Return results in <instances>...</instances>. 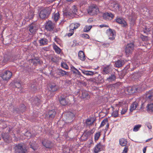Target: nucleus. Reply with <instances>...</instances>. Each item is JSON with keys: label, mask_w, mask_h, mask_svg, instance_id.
I'll return each instance as SVG.
<instances>
[{"label": "nucleus", "mask_w": 153, "mask_h": 153, "mask_svg": "<svg viewBox=\"0 0 153 153\" xmlns=\"http://www.w3.org/2000/svg\"><path fill=\"white\" fill-rule=\"evenodd\" d=\"M51 11V7H48L44 8L40 11L39 16L40 18L42 19H45L50 15Z\"/></svg>", "instance_id": "f257e3e1"}, {"label": "nucleus", "mask_w": 153, "mask_h": 153, "mask_svg": "<svg viewBox=\"0 0 153 153\" xmlns=\"http://www.w3.org/2000/svg\"><path fill=\"white\" fill-rule=\"evenodd\" d=\"M27 149L25 146L24 144H19L15 147V152L16 153H25Z\"/></svg>", "instance_id": "f03ea898"}, {"label": "nucleus", "mask_w": 153, "mask_h": 153, "mask_svg": "<svg viewBox=\"0 0 153 153\" xmlns=\"http://www.w3.org/2000/svg\"><path fill=\"white\" fill-rule=\"evenodd\" d=\"M87 11L89 14L93 16L98 13L99 10L96 6L93 5L89 7L87 10Z\"/></svg>", "instance_id": "7ed1b4c3"}, {"label": "nucleus", "mask_w": 153, "mask_h": 153, "mask_svg": "<svg viewBox=\"0 0 153 153\" xmlns=\"http://www.w3.org/2000/svg\"><path fill=\"white\" fill-rule=\"evenodd\" d=\"M12 75V73L9 71H7L1 74V76L4 80L7 81L11 77Z\"/></svg>", "instance_id": "20e7f679"}, {"label": "nucleus", "mask_w": 153, "mask_h": 153, "mask_svg": "<svg viewBox=\"0 0 153 153\" xmlns=\"http://www.w3.org/2000/svg\"><path fill=\"white\" fill-rule=\"evenodd\" d=\"M71 11H68L64 13V16H66L67 17H71L74 16V14H76L77 12V9L76 7L74 6L72 7L71 9Z\"/></svg>", "instance_id": "39448f33"}, {"label": "nucleus", "mask_w": 153, "mask_h": 153, "mask_svg": "<svg viewBox=\"0 0 153 153\" xmlns=\"http://www.w3.org/2000/svg\"><path fill=\"white\" fill-rule=\"evenodd\" d=\"M41 143L43 146L46 148L51 149L53 146V143L51 141L46 139L42 140Z\"/></svg>", "instance_id": "423d86ee"}, {"label": "nucleus", "mask_w": 153, "mask_h": 153, "mask_svg": "<svg viewBox=\"0 0 153 153\" xmlns=\"http://www.w3.org/2000/svg\"><path fill=\"white\" fill-rule=\"evenodd\" d=\"M134 44L133 42L128 44L125 48V51L126 54L131 53L133 50Z\"/></svg>", "instance_id": "0eeeda50"}, {"label": "nucleus", "mask_w": 153, "mask_h": 153, "mask_svg": "<svg viewBox=\"0 0 153 153\" xmlns=\"http://www.w3.org/2000/svg\"><path fill=\"white\" fill-rule=\"evenodd\" d=\"M31 102L32 105L33 106H39L41 103L40 99L36 96L32 98L30 100Z\"/></svg>", "instance_id": "6e6552de"}, {"label": "nucleus", "mask_w": 153, "mask_h": 153, "mask_svg": "<svg viewBox=\"0 0 153 153\" xmlns=\"http://www.w3.org/2000/svg\"><path fill=\"white\" fill-rule=\"evenodd\" d=\"M139 87L137 86H134L132 87H130L127 88V91L130 94H131L139 91Z\"/></svg>", "instance_id": "1a4fd4ad"}, {"label": "nucleus", "mask_w": 153, "mask_h": 153, "mask_svg": "<svg viewBox=\"0 0 153 153\" xmlns=\"http://www.w3.org/2000/svg\"><path fill=\"white\" fill-rule=\"evenodd\" d=\"M145 96L146 100L152 101L153 100V91L150 90L147 92Z\"/></svg>", "instance_id": "9d476101"}, {"label": "nucleus", "mask_w": 153, "mask_h": 153, "mask_svg": "<svg viewBox=\"0 0 153 153\" xmlns=\"http://www.w3.org/2000/svg\"><path fill=\"white\" fill-rule=\"evenodd\" d=\"M102 17L104 19L107 20L112 19L114 16L113 14L110 12H106L103 14Z\"/></svg>", "instance_id": "9b49d317"}, {"label": "nucleus", "mask_w": 153, "mask_h": 153, "mask_svg": "<svg viewBox=\"0 0 153 153\" xmlns=\"http://www.w3.org/2000/svg\"><path fill=\"white\" fill-rule=\"evenodd\" d=\"M54 25L50 21H48L46 23L45 28L49 31H52L54 29Z\"/></svg>", "instance_id": "f8f14e48"}, {"label": "nucleus", "mask_w": 153, "mask_h": 153, "mask_svg": "<svg viewBox=\"0 0 153 153\" xmlns=\"http://www.w3.org/2000/svg\"><path fill=\"white\" fill-rule=\"evenodd\" d=\"M107 31H108V33L109 34V39L111 40L114 39L115 37V31L109 28Z\"/></svg>", "instance_id": "ddd939ff"}, {"label": "nucleus", "mask_w": 153, "mask_h": 153, "mask_svg": "<svg viewBox=\"0 0 153 153\" xmlns=\"http://www.w3.org/2000/svg\"><path fill=\"white\" fill-rule=\"evenodd\" d=\"M26 107L25 105L22 104L20 105L19 110L18 108H16L14 109L13 111L14 113H19L20 112L23 113L26 110Z\"/></svg>", "instance_id": "4468645a"}, {"label": "nucleus", "mask_w": 153, "mask_h": 153, "mask_svg": "<svg viewBox=\"0 0 153 153\" xmlns=\"http://www.w3.org/2000/svg\"><path fill=\"white\" fill-rule=\"evenodd\" d=\"M109 6L111 9H114L116 10H119V5L118 4L115 2H111Z\"/></svg>", "instance_id": "2eb2a0df"}, {"label": "nucleus", "mask_w": 153, "mask_h": 153, "mask_svg": "<svg viewBox=\"0 0 153 153\" xmlns=\"http://www.w3.org/2000/svg\"><path fill=\"white\" fill-rule=\"evenodd\" d=\"M116 21L118 23L121 24L123 27H126L127 25L126 22L122 18H118L116 20Z\"/></svg>", "instance_id": "dca6fc26"}, {"label": "nucleus", "mask_w": 153, "mask_h": 153, "mask_svg": "<svg viewBox=\"0 0 153 153\" xmlns=\"http://www.w3.org/2000/svg\"><path fill=\"white\" fill-rule=\"evenodd\" d=\"M116 79V76L114 72L112 73L107 78L106 80L109 82H112L113 81H114Z\"/></svg>", "instance_id": "f3484780"}, {"label": "nucleus", "mask_w": 153, "mask_h": 153, "mask_svg": "<svg viewBox=\"0 0 153 153\" xmlns=\"http://www.w3.org/2000/svg\"><path fill=\"white\" fill-rule=\"evenodd\" d=\"M37 30V29L35 24L32 23L30 25L29 27V30L31 33H34Z\"/></svg>", "instance_id": "a211bd4d"}, {"label": "nucleus", "mask_w": 153, "mask_h": 153, "mask_svg": "<svg viewBox=\"0 0 153 153\" xmlns=\"http://www.w3.org/2000/svg\"><path fill=\"white\" fill-rule=\"evenodd\" d=\"M48 115L50 119H52L55 117L56 114V112L55 110L53 109L49 111L48 113Z\"/></svg>", "instance_id": "6ab92c4d"}, {"label": "nucleus", "mask_w": 153, "mask_h": 153, "mask_svg": "<svg viewBox=\"0 0 153 153\" xmlns=\"http://www.w3.org/2000/svg\"><path fill=\"white\" fill-rule=\"evenodd\" d=\"M56 73L57 75L62 76H63L66 75H68L66 71L61 69H58L57 70Z\"/></svg>", "instance_id": "aec40b11"}, {"label": "nucleus", "mask_w": 153, "mask_h": 153, "mask_svg": "<svg viewBox=\"0 0 153 153\" xmlns=\"http://www.w3.org/2000/svg\"><path fill=\"white\" fill-rule=\"evenodd\" d=\"M110 71V68L109 66L104 67L102 69V73L103 74H108Z\"/></svg>", "instance_id": "412c9836"}, {"label": "nucleus", "mask_w": 153, "mask_h": 153, "mask_svg": "<svg viewBox=\"0 0 153 153\" xmlns=\"http://www.w3.org/2000/svg\"><path fill=\"white\" fill-rule=\"evenodd\" d=\"M102 147V146L101 143H99L95 146L94 149V152L95 153H98L99 151H100V149Z\"/></svg>", "instance_id": "4be33fe9"}, {"label": "nucleus", "mask_w": 153, "mask_h": 153, "mask_svg": "<svg viewBox=\"0 0 153 153\" xmlns=\"http://www.w3.org/2000/svg\"><path fill=\"white\" fill-rule=\"evenodd\" d=\"M147 111L149 112H153V103H149L146 106Z\"/></svg>", "instance_id": "5701e85b"}, {"label": "nucleus", "mask_w": 153, "mask_h": 153, "mask_svg": "<svg viewBox=\"0 0 153 153\" xmlns=\"http://www.w3.org/2000/svg\"><path fill=\"white\" fill-rule=\"evenodd\" d=\"M124 61L122 60H119L115 62V65L116 66L119 68L122 66L124 64Z\"/></svg>", "instance_id": "b1692460"}, {"label": "nucleus", "mask_w": 153, "mask_h": 153, "mask_svg": "<svg viewBox=\"0 0 153 153\" xmlns=\"http://www.w3.org/2000/svg\"><path fill=\"white\" fill-rule=\"evenodd\" d=\"M79 58L82 61H84L85 59V55L82 51H80L78 53Z\"/></svg>", "instance_id": "393cba45"}, {"label": "nucleus", "mask_w": 153, "mask_h": 153, "mask_svg": "<svg viewBox=\"0 0 153 153\" xmlns=\"http://www.w3.org/2000/svg\"><path fill=\"white\" fill-rule=\"evenodd\" d=\"M39 42L40 44V45H43L47 44L48 41V39L45 38H43L39 40Z\"/></svg>", "instance_id": "a878e982"}, {"label": "nucleus", "mask_w": 153, "mask_h": 153, "mask_svg": "<svg viewBox=\"0 0 153 153\" xmlns=\"http://www.w3.org/2000/svg\"><path fill=\"white\" fill-rule=\"evenodd\" d=\"M29 145L30 146V148L34 151H36L38 149V147L37 145L34 142H30Z\"/></svg>", "instance_id": "bb28decb"}, {"label": "nucleus", "mask_w": 153, "mask_h": 153, "mask_svg": "<svg viewBox=\"0 0 153 153\" xmlns=\"http://www.w3.org/2000/svg\"><path fill=\"white\" fill-rule=\"evenodd\" d=\"M59 102L60 104L63 106L66 105L68 103V101L66 100L65 99L61 97H60L59 99Z\"/></svg>", "instance_id": "cd10ccee"}, {"label": "nucleus", "mask_w": 153, "mask_h": 153, "mask_svg": "<svg viewBox=\"0 0 153 153\" xmlns=\"http://www.w3.org/2000/svg\"><path fill=\"white\" fill-rule=\"evenodd\" d=\"M119 142L121 146H126L127 144V141L126 139L124 138H121L119 140Z\"/></svg>", "instance_id": "c85d7f7f"}, {"label": "nucleus", "mask_w": 153, "mask_h": 153, "mask_svg": "<svg viewBox=\"0 0 153 153\" xmlns=\"http://www.w3.org/2000/svg\"><path fill=\"white\" fill-rule=\"evenodd\" d=\"M138 104L136 102H134L131 105L130 111L131 112H132L134 110L136 109L137 108Z\"/></svg>", "instance_id": "c756f323"}, {"label": "nucleus", "mask_w": 153, "mask_h": 153, "mask_svg": "<svg viewBox=\"0 0 153 153\" xmlns=\"http://www.w3.org/2000/svg\"><path fill=\"white\" fill-rule=\"evenodd\" d=\"M82 72L88 76H92L94 74L93 72L91 71H85V70H82Z\"/></svg>", "instance_id": "7c9ffc66"}, {"label": "nucleus", "mask_w": 153, "mask_h": 153, "mask_svg": "<svg viewBox=\"0 0 153 153\" xmlns=\"http://www.w3.org/2000/svg\"><path fill=\"white\" fill-rule=\"evenodd\" d=\"M2 137L4 140H7L9 137V134L8 133L3 134H2Z\"/></svg>", "instance_id": "2f4dec72"}, {"label": "nucleus", "mask_w": 153, "mask_h": 153, "mask_svg": "<svg viewBox=\"0 0 153 153\" xmlns=\"http://www.w3.org/2000/svg\"><path fill=\"white\" fill-rule=\"evenodd\" d=\"M53 48L55 52L58 54H59L61 52L60 49L56 45H55L53 46Z\"/></svg>", "instance_id": "473e14b6"}, {"label": "nucleus", "mask_w": 153, "mask_h": 153, "mask_svg": "<svg viewBox=\"0 0 153 153\" xmlns=\"http://www.w3.org/2000/svg\"><path fill=\"white\" fill-rule=\"evenodd\" d=\"M82 97L83 98H88L89 97L88 93L86 91H83L82 92Z\"/></svg>", "instance_id": "72a5a7b5"}, {"label": "nucleus", "mask_w": 153, "mask_h": 153, "mask_svg": "<svg viewBox=\"0 0 153 153\" xmlns=\"http://www.w3.org/2000/svg\"><path fill=\"white\" fill-rule=\"evenodd\" d=\"M92 27L91 25L86 26L83 29V31L85 32H88Z\"/></svg>", "instance_id": "f704fd0d"}, {"label": "nucleus", "mask_w": 153, "mask_h": 153, "mask_svg": "<svg viewBox=\"0 0 153 153\" xmlns=\"http://www.w3.org/2000/svg\"><path fill=\"white\" fill-rule=\"evenodd\" d=\"M32 62L34 65L38 63L41 64L40 60L39 59L34 58L32 59Z\"/></svg>", "instance_id": "c9c22d12"}, {"label": "nucleus", "mask_w": 153, "mask_h": 153, "mask_svg": "<svg viewBox=\"0 0 153 153\" xmlns=\"http://www.w3.org/2000/svg\"><path fill=\"white\" fill-rule=\"evenodd\" d=\"M108 119L105 118L101 122L99 128L103 126L106 124V123L108 122Z\"/></svg>", "instance_id": "e433bc0d"}, {"label": "nucleus", "mask_w": 153, "mask_h": 153, "mask_svg": "<svg viewBox=\"0 0 153 153\" xmlns=\"http://www.w3.org/2000/svg\"><path fill=\"white\" fill-rule=\"evenodd\" d=\"M50 88L51 91L53 92L56 91L58 89L57 86L56 85H51Z\"/></svg>", "instance_id": "4c0bfd02"}, {"label": "nucleus", "mask_w": 153, "mask_h": 153, "mask_svg": "<svg viewBox=\"0 0 153 153\" xmlns=\"http://www.w3.org/2000/svg\"><path fill=\"white\" fill-rule=\"evenodd\" d=\"M71 151H72L71 149L69 147H66L63 149V152L64 153H71Z\"/></svg>", "instance_id": "58836bf2"}, {"label": "nucleus", "mask_w": 153, "mask_h": 153, "mask_svg": "<svg viewBox=\"0 0 153 153\" xmlns=\"http://www.w3.org/2000/svg\"><path fill=\"white\" fill-rule=\"evenodd\" d=\"M112 117H116L118 116V110H117L115 111H114L111 114Z\"/></svg>", "instance_id": "ea45409f"}, {"label": "nucleus", "mask_w": 153, "mask_h": 153, "mask_svg": "<svg viewBox=\"0 0 153 153\" xmlns=\"http://www.w3.org/2000/svg\"><path fill=\"white\" fill-rule=\"evenodd\" d=\"M101 135L100 132L96 133L94 135V140L95 141L98 140Z\"/></svg>", "instance_id": "a19ab883"}, {"label": "nucleus", "mask_w": 153, "mask_h": 153, "mask_svg": "<svg viewBox=\"0 0 153 153\" xmlns=\"http://www.w3.org/2000/svg\"><path fill=\"white\" fill-rule=\"evenodd\" d=\"M141 125H135L133 129V131H137L139 130V128L141 127Z\"/></svg>", "instance_id": "79ce46f5"}, {"label": "nucleus", "mask_w": 153, "mask_h": 153, "mask_svg": "<svg viewBox=\"0 0 153 153\" xmlns=\"http://www.w3.org/2000/svg\"><path fill=\"white\" fill-rule=\"evenodd\" d=\"M97 79V80H96L99 83H102L104 82V79L100 75H99L98 76Z\"/></svg>", "instance_id": "37998d69"}, {"label": "nucleus", "mask_w": 153, "mask_h": 153, "mask_svg": "<svg viewBox=\"0 0 153 153\" xmlns=\"http://www.w3.org/2000/svg\"><path fill=\"white\" fill-rule=\"evenodd\" d=\"M140 38L143 41H146L148 40V36H144L143 35L141 34Z\"/></svg>", "instance_id": "c03bdc74"}, {"label": "nucleus", "mask_w": 153, "mask_h": 153, "mask_svg": "<svg viewBox=\"0 0 153 153\" xmlns=\"http://www.w3.org/2000/svg\"><path fill=\"white\" fill-rule=\"evenodd\" d=\"M130 67V65L129 64L127 65L124 68L123 72H125V74L127 73V71L129 69Z\"/></svg>", "instance_id": "a18cd8bd"}, {"label": "nucleus", "mask_w": 153, "mask_h": 153, "mask_svg": "<svg viewBox=\"0 0 153 153\" xmlns=\"http://www.w3.org/2000/svg\"><path fill=\"white\" fill-rule=\"evenodd\" d=\"M59 17V14L58 12L55 13L53 19L54 21L56 22L58 19Z\"/></svg>", "instance_id": "49530a36"}, {"label": "nucleus", "mask_w": 153, "mask_h": 153, "mask_svg": "<svg viewBox=\"0 0 153 153\" xmlns=\"http://www.w3.org/2000/svg\"><path fill=\"white\" fill-rule=\"evenodd\" d=\"M80 37L83 38H85L87 39H89V35L87 34H83L80 35Z\"/></svg>", "instance_id": "de8ad7c7"}, {"label": "nucleus", "mask_w": 153, "mask_h": 153, "mask_svg": "<svg viewBox=\"0 0 153 153\" xmlns=\"http://www.w3.org/2000/svg\"><path fill=\"white\" fill-rule=\"evenodd\" d=\"M30 88L31 90L33 91H36L37 90L36 87L35 85L34 84L32 85L31 86Z\"/></svg>", "instance_id": "09e8293b"}, {"label": "nucleus", "mask_w": 153, "mask_h": 153, "mask_svg": "<svg viewBox=\"0 0 153 153\" xmlns=\"http://www.w3.org/2000/svg\"><path fill=\"white\" fill-rule=\"evenodd\" d=\"M61 66L65 69H68V66L64 62L62 63Z\"/></svg>", "instance_id": "8fccbe9b"}, {"label": "nucleus", "mask_w": 153, "mask_h": 153, "mask_svg": "<svg viewBox=\"0 0 153 153\" xmlns=\"http://www.w3.org/2000/svg\"><path fill=\"white\" fill-rule=\"evenodd\" d=\"M58 58L57 57L54 56L51 58V60L52 61L54 62H56L58 60Z\"/></svg>", "instance_id": "3c124183"}, {"label": "nucleus", "mask_w": 153, "mask_h": 153, "mask_svg": "<svg viewBox=\"0 0 153 153\" xmlns=\"http://www.w3.org/2000/svg\"><path fill=\"white\" fill-rule=\"evenodd\" d=\"M128 110V108L127 107H125L123 108L122 109L121 111V114H125V113Z\"/></svg>", "instance_id": "603ef678"}, {"label": "nucleus", "mask_w": 153, "mask_h": 153, "mask_svg": "<svg viewBox=\"0 0 153 153\" xmlns=\"http://www.w3.org/2000/svg\"><path fill=\"white\" fill-rule=\"evenodd\" d=\"M80 24L79 23H76L74 24V29H76L79 27Z\"/></svg>", "instance_id": "864d4df0"}, {"label": "nucleus", "mask_w": 153, "mask_h": 153, "mask_svg": "<svg viewBox=\"0 0 153 153\" xmlns=\"http://www.w3.org/2000/svg\"><path fill=\"white\" fill-rule=\"evenodd\" d=\"M128 147L127 146H125L122 153H127L128 151Z\"/></svg>", "instance_id": "5fc2aeb1"}, {"label": "nucleus", "mask_w": 153, "mask_h": 153, "mask_svg": "<svg viewBox=\"0 0 153 153\" xmlns=\"http://www.w3.org/2000/svg\"><path fill=\"white\" fill-rule=\"evenodd\" d=\"M91 122V120L88 119H86V123L88 125H89V123H90Z\"/></svg>", "instance_id": "6e6d98bb"}, {"label": "nucleus", "mask_w": 153, "mask_h": 153, "mask_svg": "<svg viewBox=\"0 0 153 153\" xmlns=\"http://www.w3.org/2000/svg\"><path fill=\"white\" fill-rule=\"evenodd\" d=\"M103 45L105 47H108L110 45V44L108 43H103Z\"/></svg>", "instance_id": "4d7b16f0"}, {"label": "nucleus", "mask_w": 153, "mask_h": 153, "mask_svg": "<svg viewBox=\"0 0 153 153\" xmlns=\"http://www.w3.org/2000/svg\"><path fill=\"white\" fill-rule=\"evenodd\" d=\"M76 73H75V74H78V75H79V76H81V73L79 72V71L77 70V69H76Z\"/></svg>", "instance_id": "13d9d810"}, {"label": "nucleus", "mask_w": 153, "mask_h": 153, "mask_svg": "<svg viewBox=\"0 0 153 153\" xmlns=\"http://www.w3.org/2000/svg\"><path fill=\"white\" fill-rule=\"evenodd\" d=\"M144 103H142L141 105V106L140 108V109H142L144 108Z\"/></svg>", "instance_id": "bf43d9fd"}, {"label": "nucleus", "mask_w": 153, "mask_h": 153, "mask_svg": "<svg viewBox=\"0 0 153 153\" xmlns=\"http://www.w3.org/2000/svg\"><path fill=\"white\" fill-rule=\"evenodd\" d=\"M147 126L148 127V128L149 129H152V126H151V125H150V124H149V123H148L147 124Z\"/></svg>", "instance_id": "052dcab7"}, {"label": "nucleus", "mask_w": 153, "mask_h": 153, "mask_svg": "<svg viewBox=\"0 0 153 153\" xmlns=\"http://www.w3.org/2000/svg\"><path fill=\"white\" fill-rule=\"evenodd\" d=\"M100 27H108V26L107 25H100Z\"/></svg>", "instance_id": "680f3d73"}, {"label": "nucleus", "mask_w": 153, "mask_h": 153, "mask_svg": "<svg viewBox=\"0 0 153 153\" xmlns=\"http://www.w3.org/2000/svg\"><path fill=\"white\" fill-rule=\"evenodd\" d=\"M86 135H85L87 136H88L89 135H90L91 134V132L90 131H88L87 132H86L85 133Z\"/></svg>", "instance_id": "e2e57ef3"}, {"label": "nucleus", "mask_w": 153, "mask_h": 153, "mask_svg": "<svg viewBox=\"0 0 153 153\" xmlns=\"http://www.w3.org/2000/svg\"><path fill=\"white\" fill-rule=\"evenodd\" d=\"M45 1L48 3H51L55 0H45Z\"/></svg>", "instance_id": "0e129e2a"}, {"label": "nucleus", "mask_w": 153, "mask_h": 153, "mask_svg": "<svg viewBox=\"0 0 153 153\" xmlns=\"http://www.w3.org/2000/svg\"><path fill=\"white\" fill-rule=\"evenodd\" d=\"M109 126V123L108 122L106 124V128H105V130L106 131H107V129L108 128Z\"/></svg>", "instance_id": "69168bd1"}, {"label": "nucleus", "mask_w": 153, "mask_h": 153, "mask_svg": "<svg viewBox=\"0 0 153 153\" xmlns=\"http://www.w3.org/2000/svg\"><path fill=\"white\" fill-rule=\"evenodd\" d=\"M146 147L144 148L143 150V153H145L146 151Z\"/></svg>", "instance_id": "338daca9"}, {"label": "nucleus", "mask_w": 153, "mask_h": 153, "mask_svg": "<svg viewBox=\"0 0 153 153\" xmlns=\"http://www.w3.org/2000/svg\"><path fill=\"white\" fill-rule=\"evenodd\" d=\"M73 33H68V36H71L73 34Z\"/></svg>", "instance_id": "774afa93"}]
</instances>
